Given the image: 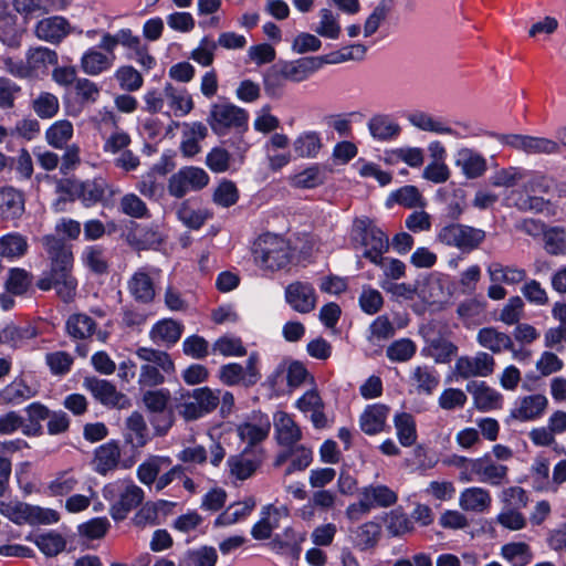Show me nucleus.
Here are the masks:
<instances>
[{"instance_id":"1","label":"nucleus","mask_w":566,"mask_h":566,"mask_svg":"<svg viewBox=\"0 0 566 566\" xmlns=\"http://www.w3.org/2000/svg\"><path fill=\"white\" fill-rule=\"evenodd\" d=\"M41 244L46 253L50 269L38 280L36 286L42 291L55 289L61 300L72 301L77 289V280L72 273L74 265L72 247L54 234L42 237Z\"/></svg>"},{"instance_id":"2","label":"nucleus","mask_w":566,"mask_h":566,"mask_svg":"<svg viewBox=\"0 0 566 566\" xmlns=\"http://www.w3.org/2000/svg\"><path fill=\"white\" fill-rule=\"evenodd\" d=\"M252 254L255 264L261 270L270 272L285 269L293 258L290 242L273 233L260 235L253 243Z\"/></svg>"},{"instance_id":"3","label":"nucleus","mask_w":566,"mask_h":566,"mask_svg":"<svg viewBox=\"0 0 566 566\" xmlns=\"http://www.w3.org/2000/svg\"><path fill=\"white\" fill-rule=\"evenodd\" d=\"M352 241L365 248L363 256L377 266H384V254L389 250V239L368 217L356 218L353 221Z\"/></svg>"},{"instance_id":"4","label":"nucleus","mask_w":566,"mask_h":566,"mask_svg":"<svg viewBox=\"0 0 566 566\" xmlns=\"http://www.w3.org/2000/svg\"><path fill=\"white\" fill-rule=\"evenodd\" d=\"M455 465L462 469L460 480L464 482L478 480L493 486L509 482V468L495 462L490 455L476 459L459 457Z\"/></svg>"},{"instance_id":"5","label":"nucleus","mask_w":566,"mask_h":566,"mask_svg":"<svg viewBox=\"0 0 566 566\" xmlns=\"http://www.w3.org/2000/svg\"><path fill=\"white\" fill-rule=\"evenodd\" d=\"M136 356L145 361L140 366L138 375V385L140 389L154 388L166 381L165 375L175 373V363L166 352L139 347Z\"/></svg>"},{"instance_id":"6","label":"nucleus","mask_w":566,"mask_h":566,"mask_svg":"<svg viewBox=\"0 0 566 566\" xmlns=\"http://www.w3.org/2000/svg\"><path fill=\"white\" fill-rule=\"evenodd\" d=\"M207 123L218 136H226L232 130L244 133L249 127V113L229 102L213 103Z\"/></svg>"},{"instance_id":"7","label":"nucleus","mask_w":566,"mask_h":566,"mask_svg":"<svg viewBox=\"0 0 566 566\" xmlns=\"http://www.w3.org/2000/svg\"><path fill=\"white\" fill-rule=\"evenodd\" d=\"M485 231L461 223H451L443 227L438 233V241L469 253L478 249L485 240Z\"/></svg>"},{"instance_id":"8","label":"nucleus","mask_w":566,"mask_h":566,"mask_svg":"<svg viewBox=\"0 0 566 566\" xmlns=\"http://www.w3.org/2000/svg\"><path fill=\"white\" fill-rule=\"evenodd\" d=\"M220 394L219 389L196 388L187 394V397L192 400L180 403L177 407L178 412L187 421L197 420L217 409L220 405Z\"/></svg>"},{"instance_id":"9","label":"nucleus","mask_w":566,"mask_h":566,"mask_svg":"<svg viewBox=\"0 0 566 566\" xmlns=\"http://www.w3.org/2000/svg\"><path fill=\"white\" fill-rule=\"evenodd\" d=\"M499 140L503 145L524 151L527 155H556L560 153L559 143L546 137L506 134L500 135Z\"/></svg>"},{"instance_id":"10","label":"nucleus","mask_w":566,"mask_h":566,"mask_svg":"<svg viewBox=\"0 0 566 566\" xmlns=\"http://www.w3.org/2000/svg\"><path fill=\"white\" fill-rule=\"evenodd\" d=\"M209 180V175L202 168L184 167L170 176L168 192L170 196L180 199L190 191L203 189Z\"/></svg>"},{"instance_id":"11","label":"nucleus","mask_w":566,"mask_h":566,"mask_svg":"<svg viewBox=\"0 0 566 566\" xmlns=\"http://www.w3.org/2000/svg\"><path fill=\"white\" fill-rule=\"evenodd\" d=\"M258 364V355L251 354L244 367L235 363L223 365L219 370V379L228 386L242 385L251 387L261 378Z\"/></svg>"},{"instance_id":"12","label":"nucleus","mask_w":566,"mask_h":566,"mask_svg":"<svg viewBox=\"0 0 566 566\" xmlns=\"http://www.w3.org/2000/svg\"><path fill=\"white\" fill-rule=\"evenodd\" d=\"M495 359L485 352H479L474 356H461L454 365V373L462 379L475 377H489L495 370Z\"/></svg>"},{"instance_id":"13","label":"nucleus","mask_w":566,"mask_h":566,"mask_svg":"<svg viewBox=\"0 0 566 566\" xmlns=\"http://www.w3.org/2000/svg\"><path fill=\"white\" fill-rule=\"evenodd\" d=\"M84 386L91 391L96 400L111 408L127 409L130 407L129 398L118 391L108 380L95 377L85 378Z\"/></svg>"},{"instance_id":"14","label":"nucleus","mask_w":566,"mask_h":566,"mask_svg":"<svg viewBox=\"0 0 566 566\" xmlns=\"http://www.w3.org/2000/svg\"><path fill=\"white\" fill-rule=\"evenodd\" d=\"M289 516L290 509L286 505H264L261 510V518L252 526V537L256 541L272 538L273 531L280 526L281 520Z\"/></svg>"},{"instance_id":"15","label":"nucleus","mask_w":566,"mask_h":566,"mask_svg":"<svg viewBox=\"0 0 566 566\" xmlns=\"http://www.w3.org/2000/svg\"><path fill=\"white\" fill-rule=\"evenodd\" d=\"M145 499L144 490L133 481H124L119 489L118 500L111 506L109 513L115 521H123L128 513L138 507Z\"/></svg>"},{"instance_id":"16","label":"nucleus","mask_w":566,"mask_h":566,"mask_svg":"<svg viewBox=\"0 0 566 566\" xmlns=\"http://www.w3.org/2000/svg\"><path fill=\"white\" fill-rule=\"evenodd\" d=\"M285 301L294 311L307 314L315 310L317 295L311 283L294 281L285 287Z\"/></svg>"},{"instance_id":"17","label":"nucleus","mask_w":566,"mask_h":566,"mask_svg":"<svg viewBox=\"0 0 566 566\" xmlns=\"http://www.w3.org/2000/svg\"><path fill=\"white\" fill-rule=\"evenodd\" d=\"M548 399L545 395L533 394L520 397L510 411V417L516 421H534L546 412Z\"/></svg>"},{"instance_id":"18","label":"nucleus","mask_w":566,"mask_h":566,"mask_svg":"<svg viewBox=\"0 0 566 566\" xmlns=\"http://www.w3.org/2000/svg\"><path fill=\"white\" fill-rule=\"evenodd\" d=\"M73 28L71 23L63 17L54 15L43 18L40 20L34 28V34L38 39L52 43H61L69 34H71Z\"/></svg>"},{"instance_id":"19","label":"nucleus","mask_w":566,"mask_h":566,"mask_svg":"<svg viewBox=\"0 0 566 566\" xmlns=\"http://www.w3.org/2000/svg\"><path fill=\"white\" fill-rule=\"evenodd\" d=\"M273 426L275 440L282 447L292 448L303 438L301 427L285 411H276L274 413Z\"/></svg>"},{"instance_id":"20","label":"nucleus","mask_w":566,"mask_h":566,"mask_svg":"<svg viewBox=\"0 0 566 566\" xmlns=\"http://www.w3.org/2000/svg\"><path fill=\"white\" fill-rule=\"evenodd\" d=\"M467 391L473 398V405L479 411H491L502 408L503 396L484 381H469Z\"/></svg>"},{"instance_id":"21","label":"nucleus","mask_w":566,"mask_h":566,"mask_svg":"<svg viewBox=\"0 0 566 566\" xmlns=\"http://www.w3.org/2000/svg\"><path fill=\"white\" fill-rule=\"evenodd\" d=\"M280 63L289 82L301 83L306 81L325 64V57L307 56Z\"/></svg>"},{"instance_id":"22","label":"nucleus","mask_w":566,"mask_h":566,"mask_svg":"<svg viewBox=\"0 0 566 566\" xmlns=\"http://www.w3.org/2000/svg\"><path fill=\"white\" fill-rule=\"evenodd\" d=\"M127 287L138 303H151L156 296L155 283L147 268L137 270L128 280Z\"/></svg>"},{"instance_id":"23","label":"nucleus","mask_w":566,"mask_h":566,"mask_svg":"<svg viewBox=\"0 0 566 566\" xmlns=\"http://www.w3.org/2000/svg\"><path fill=\"white\" fill-rule=\"evenodd\" d=\"M263 458L255 451L244 450L242 453L228 459L231 475L238 480L251 478L262 464Z\"/></svg>"},{"instance_id":"24","label":"nucleus","mask_w":566,"mask_h":566,"mask_svg":"<svg viewBox=\"0 0 566 566\" xmlns=\"http://www.w3.org/2000/svg\"><path fill=\"white\" fill-rule=\"evenodd\" d=\"M390 408L384 403H374L366 407L359 417L363 432L369 436L382 432L387 424Z\"/></svg>"},{"instance_id":"25","label":"nucleus","mask_w":566,"mask_h":566,"mask_svg":"<svg viewBox=\"0 0 566 566\" xmlns=\"http://www.w3.org/2000/svg\"><path fill=\"white\" fill-rule=\"evenodd\" d=\"M455 165L468 179H476L488 169L486 159L472 148H461L457 153Z\"/></svg>"},{"instance_id":"26","label":"nucleus","mask_w":566,"mask_h":566,"mask_svg":"<svg viewBox=\"0 0 566 566\" xmlns=\"http://www.w3.org/2000/svg\"><path fill=\"white\" fill-rule=\"evenodd\" d=\"M296 407L302 412L311 413V421L316 429L327 427L328 420L324 412L325 405L317 390L306 391L297 401Z\"/></svg>"},{"instance_id":"27","label":"nucleus","mask_w":566,"mask_h":566,"mask_svg":"<svg viewBox=\"0 0 566 566\" xmlns=\"http://www.w3.org/2000/svg\"><path fill=\"white\" fill-rule=\"evenodd\" d=\"M208 136V128L201 122L184 123L180 150L186 157H193L201 150L200 142Z\"/></svg>"},{"instance_id":"28","label":"nucleus","mask_w":566,"mask_h":566,"mask_svg":"<svg viewBox=\"0 0 566 566\" xmlns=\"http://www.w3.org/2000/svg\"><path fill=\"white\" fill-rule=\"evenodd\" d=\"M256 506L253 496H247L242 501L230 504L214 521L216 526H229L245 520Z\"/></svg>"},{"instance_id":"29","label":"nucleus","mask_w":566,"mask_h":566,"mask_svg":"<svg viewBox=\"0 0 566 566\" xmlns=\"http://www.w3.org/2000/svg\"><path fill=\"white\" fill-rule=\"evenodd\" d=\"M184 332V325L172 318H164L157 322L149 332L150 339L157 344L174 345Z\"/></svg>"},{"instance_id":"30","label":"nucleus","mask_w":566,"mask_h":566,"mask_svg":"<svg viewBox=\"0 0 566 566\" xmlns=\"http://www.w3.org/2000/svg\"><path fill=\"white\" fill-rule=\"evenodd\" d=\"M492 497L486 489L473 486L463 490L459 504L463 511L483 513L491 507Z\"/></svg>"},{"instance_id":"31","label":"nucleus","mask_w":566,"mask_h":566,"mask_svg":"<svg viewBox=\"0 0 566 566\" xmlns=\"http://www.w3.org/2000/svg\"><path fill=\"white\" fill-rule=\"evenodd\" d=\"M476 340L482 347L494 354H499L503 350H513L511 336L494 327L481 328L478 333Z\"/></svg>"},{"instance_id":"32","label":"nucleus","mask_w":566,"mask_h":566,"mask_svg":"<svg viewBox=\"0 0 566 566\" xmlns=\"http://www.w3.org/2000/svg\"><path fill=\"white\" fill-rule=\"evenodd\" d=\"M172 463V460L166 455H149L139 467L137 468L138 480L147 485H153L160 472L168 469Z\"/></svg>"},{"instance_id":"33","label":"nucleus","mask_w":566,"mask_h":566,"mask_svg":"<svg viewBox=\"0 0 566 566\" xmlns=\"http://www.w3.org/2000/svg\"><path fill=\"white\" fill-rule=\"evenodd\" d=\"M24 211V201L21 192L12 187L0 189V216L4 220H14Z\"/></svg>"},{"instance_id":"34","label":"nucleus","mask_w":566,"mask_h":566,"mask_svg":"<svg viewBox=\"0 0 566 566\" xmlns=\"http://www.w3.org/2000/svg\"><path fill=\"white\" fill-rule=\"evenodd\" d=\"M29 69L32 75L45 74L50 66H55L59 63V55L54 50L45 46H38L30 49L27 53Z\"/></svg>"},{"instance_id":"35","label":"nucleus","mask_w":566,"mask_h":566,"mask_svg":"<svg viewBox=\"0 0 566 566\" xmlns=\"http://www.w3.org/2000/svg\"><path fill=\"white\" fill-rule=\"evenodd\" d=\"M381 526L373 521L366 522L354 531L353 544L361 551L374 549L380 539Z\"/></svg>"},{"instance_id":"36","label":"nucleus","mask_w":566,"mask_h":566,"mask_svg":"<svg viewBox=\"0 0 566 566\" xmlns=\"http://www.w3.org/2000/svg\"><path fill=\"white\" fill-rule=\"evenodd\" d=\"M125 426L127 429L126 440L135 448H143L149 441V430L144 416L134 411L126 419Z\"/></svg>"},{"instance_id":"37","label":"nucleus","mask_w":566,"mask_h":566,"mask_svg":"<svg viewBox=\"0 0 566 566\" xmlns=\"http://www.w3.org/2000/svg\"><path fill=\"white\" fill-rule=\"evenodd\" d=\"M81 261L92 273L96 275H104L109 271L106 250L102 245H87L81 254Z\"/></svg>"},{"instance_id":"38","label":"nucleus","mask_w":566,"mask_h":566,"mask_svg":"<svg viewBox=\"0 0 566 566\" xmlns=\"http://www.w3.org/2000/svg\"><path fill=\"white\" fill-rule=\"evenodd\" d=\"M120 459V449L117 442L111 441L95 451L94 464L95 470L101 474H106L116 469Z\"/></svg>"},{"instance_id":"39","label":"nucleus","mask_w":566,"mask_h":566,"mask_svg":"<svg viewBox=\"0 0 566 566\" xmlns=\"http://www.w3.org/2000/svg\"><path fill=\"white\" fill-rule=\"evenodd\" d=\"M114 61L115 54H104L95 49H90L81 59V67L88 75H98L108 70Z\"/></svg>"},{"instance_id":"40","label":"nucleus","mask_w":566,"mask_h":566,"mask_svg":"<svg viewBox=\"0 0 566 566\" xmlns=\"http://www.w3.org/2000/svg\"><path fill=\"white\" fill-rule=\"evenodd\" d=\"M490 280L493 283L518 284L526 279V271L514 265H503L500 262H492L488 266Z\"/></svg>"},{"instance_id":"41","label":"nucleus","mask_w":566,"mask_h":566,"mask_svg":"<svg viewBox=\"0 0 566 566\" xmlns=\"http://www.w3.org/2000/svg\"><path fill=\"white\" fill-rule=\"evenodd\" d=\"M29 243L25 235L10 232L0 238V256L6 259H20L28 253Z\"/></svg>"},{"instance_id":"42","label":"nucleus","mask_w":566,"mask_h":566,"mask_svg":"<svg viewBox=\"0 0 566 566\" xmlns=\"http://www.w3.org/2000/svg\"><path fill=\"white\" fill-rule=\"evenodd\" d=\"M36 391L31 388L23 378H15L0 390V399L4 403L20 405L35 396Z\"/></svg>"},{"instance_id":"43","label":"nucleus","mask_w":566,"mask_h":566,"mask_svg":"<svg viewBox=\"0 0 566 566\" xmlns=\"http://www.w3.org/2000/svg\"><path fill=\"white\" fill-rule=\"evenodd\" d=\"M360 493L364 495L366 502L370 507H389L397 503L398 495L387 485H368L364 488Z\"/></svg>"},{"instance_id":"44","label":"nucleus","mask_w":566,"mask_h":566,"mask_svg":"<svg viewBox=\"0 0 566 566\" xmlns=\"http://www.w3.org/2000/svg\"><path fill=\"white\" fill-rule=\"evenodd\" d=\"M66 333L74 339L90 338L96 329L95 321L83 313L72 314L65 324Z\"/></svg>"},{"instance_id":"45","label":"nucleus","mask_w":566,"mask_h":566,"mask_svg":"<svg viewBox=\"0 0 566 566\" xmlns=\"http://www.w3.org/2000/svg\"><path fill=\"white\" fill-rule=\"evenodd\" d=\"M326 180V170L324 167L313 165L303 171L292 176L290 184L297 189H313L323 185Z\"/></svg>"},{"instance_id":"46","label":"nucleus","mask_w":566,"mask_h":566,"mask_svg":"<svg viewBox=\"0 0 566 566\" xmlns=\"http://www.w3.org/2000/svg\"><path fill=\"white\" fill-rule=\"evenodd\" d=\"M142 42L140 38L134 35L132 30L122 29L116 34L104 33L98 48L108 54H114L115 48L122 44L125 48L134 50Z\"/></svg>"},{"instance_id":"47","label":"nucleus","mask_w":566,"mask_h":566,"mask_svg":"<svg viewBox=\"0 0 566 566\" xmlns=\"http://www.w3.org/2000/svg\"><path fill=\"white\" fill-rule=\"evenodd\" d=\"M74 134L73 124L67 119L53 123L45 132L46 143L55 149H63L69 145Z\"/></svg>"},{"instance_id":"48","label":"nucleus","mask_w":566,"mask_h":566,"mask_svg":"<svg viewBox=\"0 0 566 566\" xmlns=\"http://www.w3.org/2000/svg\"><path fill=\"white\" fill-rule=\"evenodd\" d=\"M286 82L287 78L280 62L269 67L263 76L266 95L273 98L281 97Z\"/></svg>"},{"instance_id":"49","label":"nucleus","mask_w":566,"mask_h":566,"mask_svg":"<svg viewBox=\"0 0 566 566\" xmlns=\"http://www.w3.org/2000/svg\"><path fill=\"white\" fill-rule=\"evenodd\" d=\"M165 96L176 116H185L193 108L192 98L185 90H178L171 84H166Z\"/></svg>"},{"instance_id":"50","label":"nucleus","mask_w":566,"mask_h":566,"mask_svg":"<svg viewBox=\"0 0 566 566\" xmlns=\"http://www.w3.org/2000/svg\"><path fill=\"white\" fill-rule=\"evenodd\" d=\"M408 120L421 130L455 135V132L451 127L447 126L441 120L436 119L430 114L421 111H415L408 114Z\"/></svg>"},{"instance_id":"51","label":"nucleus","mask_w":566,"mask_h":566,"mask_svg":"<svg viewBox=\"0 0 566 566\" xmlns=\"http://www.w3.org/2000/svg\"><path fill=\"white\" fill-rule=\"evenodd\" d=\"M178 219L190 229H199L210 217L207 210L196 208L190 200L180 203L177 210Z\"/></svg>"},{"instance_id":"52","label":"nucleus","mask_w":566,"mask_h":566,"mask_svg":"<svg viewBox=\"0 0 566 566\" xmlns=\"http://www.w3.org/2000/svg\"><path fill=\"white\" fill-rule=\"evenodd\" d=\"M397 437L401 446L411 447L417 441V427L413 416L401 412L395 416Z\"/></svg>"},{"instance_id":"53","label":"nucleus","mask_w":566,"mask_h":566,"mask_svg":"<svg viewBox=\"0 0 566 566\" xmlns=\"http://www.w3.org/2000/svg\"><path fill=\"white\" fill-rule=\"evenodd\" d=\"M78 189L77 198L83 201L86 207L93 206L104 199L105 182L101 179L80 181L74 186Z\"/></svg>"},{"instance_id":"54","label":"nucleus","mask_w":566,"mask_h":566,"mask_svg":"<svg viewBox=\"0 0 566 566\" xmlns=\"http://www.w3.org/2000/svg\"><path fill=\"white\" fill-rule=\"evenodd\" d=\"M322 140L317 133L307 132L300 135L293 143V149L297 157L314 158L322 148Z\"/></svg>"},{"instance_id":"55","label":"nucleus","mask_w":566,"mask_h":566,"mask_svg":"<svg viewBox=\"0 0 566 566\" xmlns=\"http://www.w3.org/2000/svg\"><path fill=\"white\" fill-rule=\"evenodd\" d=\"M106 119L113 124L115 130L105 139L103 150L111 154H117L122 150L125 151L132 142L130 136L123 129L118 128L117 118L113 113H108L104 117V120Z\"/></svg>"},{"instance_id":"56","label":"nucleus","mask_w":566,"mask_h":566,"mask_svg":"<svg viewBox=\"0 0 566 566\" xmlns=\"http://www.w3.org/2000/svg\"><path fill=\"white\" fill-rule=\"evenodd\" d=\"M170 504L167 501L160 500L157 502H146L134 515L132 522L136 527L145 528L148 525H157L159 510Z\"/></svg>"},{"instance_id":"57","label":"nucleus","mask_w":566,"mask_h":566,"mask_svg":"<svg viewBox=\"0 0 566 566\" xmlns=\"http://www.w3.org/2000/svg\"><path fill=\"white\" fill-rule=\"evenodd\" d=\"M501 554L513 566H526L533 559L531 547L524 542L505 544Z\"/></svg>"},{"instance_id":"58","label":"nucleus","mask_w":566,"mask_h":566,"mask_svg":"<svg viewBox=\"0 0 566 566\" xmlns=\"http://www.w3.org/2000/svg\"><path fill=\"white\" fill-rule=\"evenodd\" d=\"M411 378L416 382L417 390L427 395H431L440 382L434 368L428 366L416 367Z\"/></svg>"},{"instance_id":"59","label":"nucleus","mask_w":566,"mask_h":566,"mask_svg":"<svg viewBox=\"0 0 566 566\" xmlns=\"http://www.w3.org/2000/svg\"><path fill=\"white\" fill-rule=\"evenodd\" d=\"M32 509L33 506L19 501L0 502V514L17 524H30Z\"/></svg>"},{"instance_id":"60","label":"nucleus","mask_w":566,"mask_h":566,"mask_svg":"<svg viewBox=\"0 0 566 566\" xmlns=\"http://www.w3.org/2000/svg\"><path fill=\"white\" fill-rule=\"evenodd\" d=\"M525 177V169L520 167H507L495 171L491 177V184L494 187L513 188L521 185Z\"/></svg>"},{"instance_id":"61","label":"nucleus","mask_w":566,"mask_h":566,"mask_svg":"<svg viewBox=\"0 0 566 566\" xmlns=\"http://www.w3.org/2000/svg\"><path fill=\"white\" fill-rule=\"evenodd\" d=\"M32 108L40 118H52L59 113L60 102L54 94L42 92L32 101Z\"/></svg>"},{"instance_id":"62","label":"nucleus","mask_w":566,"mask_h":566,"mask_svg":"<svg viewBox=\"0 0 566 566\" xmlns=\"http://www.w3.org/2000/svg\"><path fill=\"white\" fill-rule=\"evenodd\" d=\"M369 130L375 138L386 140L397 136L400 127L388 116L378 115L370 119Z\"/></svg>"},{"instance_id":"63","label":"nucleus","mask_w":566,"mask_h":566,"mask_svg":"<svg viewBox=\"0 0 566 566\" xmlns=\"http://www.w3.org/2000/svg\"><path fill=\"white\" fill-rule=\"evenodd\" d=\"M315 32L326 39H338L342 32V28L337 15H335L328 9H322L319 11V23L315 28Z\"/></svg>"},{"instance_id":"64","label":"nucleus","mask_w":566,"mask_h":566,"mask_svg":"<svg viewBox=\"0 0 566 566\" xmlns=\"http://www.w3.org/2000/svg\"><path fill=\"white\" fill-rule=\"evenodd\" d=\"M33 276L24 269L14 268L9 271L6 281V287L9 293L14 295L24 294L32 283Z\"/></svg>"}]
</instances>
